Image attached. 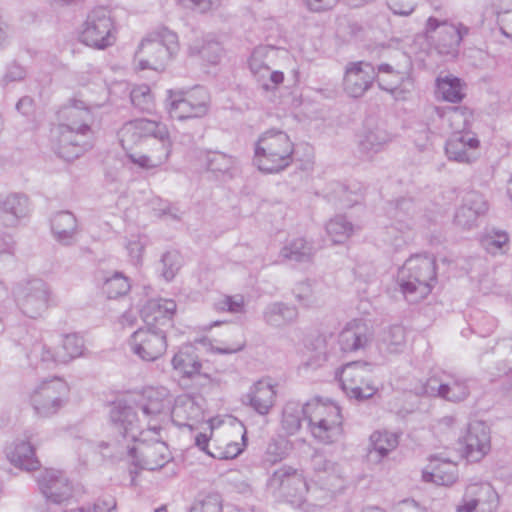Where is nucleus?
<instances>
[{
	"label": "nucleus",
	"instance_id": "obj_1",
	"mask_svg": "<svg viewBox=\"0 0 512 512\" xmlns=\"http://www.w3.org/2000/svg\"><path fill=\"white\" fill-rule=\"evenodd\" d=\"M110 422L112 438L99 444L102 455L112 460L129 457L133 462L137 453L134 443L139 441L144 433L136 412L130 406L119 404L111 409ZM130 467H133V464Z\"/></svg>",
	"mask_w": 512,
	"mask_h": 512
},
{
	"label": "nucleus",
	"instance_id": "obj_2",
	"mask_svg": "<svg viewBox=\"0 0 512 512\" xmlns=\"http://www.w3.org/2000/svg\"><path fill=\"white\" fill-rule=\"evenodd\" d=\"M110 422L112 438L99 444L102 455L112 460L129 457L133 462L137 453L134 443L139 441L144 433L136 412L130 406L119 404L111 409ZM130 467H133V464Z\"/></svg>",
	"mask_w": 512,
	"mask_h": 512
},
{
	"label": "nucleus",
	"instance_id": "obj_3",
	"mask_svg": "<svg viewBox=\"0 0 512 512\" xmlns=\"http://www.w3.org/2000/svg\"><path fill=\"white\" fill-rule=\"evenodd\" d=\"M436 282L435 258L429 254H416L399 269L397 283L405 299L417 303L424 299Z\"/></svg>",
	"mask_w": 512,
	"mask_h": 512
},
{
	"label": "nucleus",
	"instance_id": "obj_4",
	"mask_svg": "<svg viewBox=\"0 0 512 512\" xmlns=\"http://www.w3.org/2000/svg\"><path fill=\"white\" fill-rule=\"evenodd\" d=\"M294 144L287 133L270 129L260 135L254 150V165L260 171L277 173L293 162Z\"/></svg>",
	"mask_w": 512,
	"mask_h": 512
},
{
	"label": "nucleus",
	"instance_id": "obj_5",
	"mask_svg": "<svg viewBox=\"0 0 512 512\" xmlns=\"http://www.w3.org/2000/svg\"><path fill=\"white\" fill-rule=\"evenodd\" d=\"M179 50L178 36L167 28L150 34L140 43L135 60L141 70H163L168 61Z\"/></svg>",
	"mask_w": 512,
	"mask_h": 512
},
{
	"label": "nucleus",
	"instance_id": "obj_6",
	"mask_svg": "<svg viewBox=\"0 0 512 512\" xmlns=\"http://www.w3.org/2000/svg\"><path fill=\"white\" fill-rule=\"evenodd\" d=\"M373 369L371 363L362 361L350 362L341 368L337 376L349 398L364 401L375 395L377 387L373 379Z\"/></svg>",
	"mask_w": 512,
	"mask_h": 512
},
{
	"label": "nucleus",
	"instance_id": "obj_7",
	"mask_svg": "<svg viewBox=\"0 0 512 512\" xmlns=\"http://www.w3.org/2000/svg\"><path fill=\"white\" fill-rule=\"evenodd\" d=\"M470 32V28L462 23H452L448 20H439L436 17H429L426 20L424 33L430 39L441 55L455 57L459 47Z\"/></svg>",
	"mask_w": 512,
	"mask_h": 512
},
{
	"label": "nucleus",
	"instance_id": "obj_8",
	"mask_svg": "<svg viewBox=\"0 0 512 512\" xmlns=\"http://www.w3.org/2000/svg\"><path fill=\"white\" fill-rule=\"evenodd\" d=\"M69 386L60 379L43 381L30 395V404L38 417L49 418L57 414L68 402Z\"/></svg>",
	"mask_w": 512,
	"mask_h": 512
},
{
	"label": "nucleus",
	"instance_id": "obj_9",
	"mask_svg": "<svg viewBox=\"0 0 512 512\" xmlns=\"http://www.w3.org/2000/svg\"><path fill=\"white\" fill-rule=\"evenodd\" d=\"M167 110L172 119L186 120L205 116L210 107V96L204 87L189 91H169Z\"/></svg>",
	"mask_w": 512,
	"mask_h": 512
},
{
	"label": "nucleus",
	"instance_id": "obj_10",
	"mask_svg": "<svg viewBox=\"0 0 512 512\" xmlns=\"http://www.w3.org/2000/svg\"><path fill=\"white\" fill-rule=\"evenodd\" d=\"M268 489L295 506L305 501L308 484L302 470L283 465L276 469L267 480Z\"/></svg>",
	"mask_w": 512,
	"mask_h": 512
},
{
	"label": "nucleus",
	"instance_id": "obj_11",
	"mask_svg": "<svg viewBox=\"0 0 512 512\" xmlns=\"http://www.w3.org/2000/svg\"><path fill=\"white\" fill-rule=\"evenodd\" d=\"M470 380L447 372L429 377L419 388L418 393L437 397L452 403L465 401L470 395Z\"/></svg>",
	"mask_w": 512,
	"mask_h": 512
},
{
	"label": "nucleus",
	"instance_id": "obj_12",
	"mask_svg": "<svg viewBox=\"0 0 512 512\" xmlns=\"http://www.w3.org/2000/svg\"><path fill=\"white\" fill-rule=\"evenodd\" d=\"M115 31L110 11L97 7L87 15L80 39L87 46L102 50L114 45Z\"/></svg>",
	"mask_w": 512,
	"mask_h": 512
},
{
	"label": "nucleus",
	"instance_id": "obj_13",
	"mask_svg": "<svg viewBox=\"0 0 512 512\" xmlns=\"http://www.w3.org/2000/svg\"><path fill=\"white\" fill-rule=\"evenodd\" d=\"M14 296L20 311L27 317L36 319L47 310L51 290L45 281L35 278L17 284Z\"/></svg>",
	"mask_w": 512,
	"mask_h": 512
},
{
	"label": "nucleus",
	"instance_id": "obj_14",
	"mask_svg": "<svg viewBox=\"0 0 512 512\" xmlns=\"http://www.w3.org/2000/svg\"><path fill=\"white\" fill-rule=\"evenodd\" d=\"M91 137L90 126L83 125L82 129L57 126L52 130L53 149L60 158L72 161L91 148Z\"/></svg>",
	"mask_w": 512,
	"mask_h": 512
},
{
	"label": "nucleus",
	"instance_id": "obj_15",
	"mask_svg": "<svg viewBox=\"0 0 512 512\" xmlns=\"http://www.w3.org/2000/svg\"><path fill=\"white\" fill-rule=\"evenodd\" d=\"M39 490L44 498L53 504H67L82 493L78 484H74L63 471L46 469L37 477Z\"/></svg>",
	"mask_w": 512,
	"mask_h": 512
},
{
	"label": "nucleus",
	"instance_id": "obj_16",
	"mask_svg": "<svg viewBox=\"0 0 512 512\" xmlns=\"http://www.w3.org/2000/svg\"><path fill=\"white\" fill-rule=\"evenodd\" d=\"M136 450L133 467H129L131 486L136 485V476L139 470L155 471L163 468L172 460L171 452L164 441L157 440L149 444L141 443Z\"/></svg>",
	"mask_w": 512,
	"mask_h": 512
},
{
	"label": "nucleus",
	"instance_id": "obj_17",
	"mask_svg": "<svg viewBox=\"0 0 512 512\" xmlns=\"http://www.w3.org/2000/svg\"><path fill=\"white\" fill-rule=\"evenodd\" d=\"M131 351L143 361L159 359L167 349V333L143 326L137 329L129 339Z\"/></svg>",
	"mask_w": 512,
	"mask_h": 512
},
{
	"label": "nucleus",
	"instance_id": "obj_18",
	"mask_svg": "<svg viewBox=\"0 0 512 512\" xmlns=\"http://www.w3.org/2000/svg\"><path fill=\"white\" fill-rule=\"evenodd\" d=\"M498 495L488 483L467 486L457 512H496Z\"/></svg>",
	"mask_w": 512,
	"mask_h": 512
},
{
	"label": "nucleus",
	"instance_id": "obj_19",
	"mask_svg": "<svg viewBox=\"0 0 512 512\" xmlns=\"http://www.w3.org/2000/svg\"><path fill=\"white\" fill-rule=\"evenodd\" d=\"M273 49L267 46H260L254 49L249 59V68L259 83L260 87L265 91L274 90L284 80V74L281 71H273L267 61L269 53Z\"/></svg>",
	"mask_w": 512,
	"mask_h": 512
},
{
	"label": "nucleus",
	"instance_id": "obj_20",
	"mask_svg": "<svg viewBox=\"0 0 512 512\" xmlns=\"http://www.w3.org/2000/svg\"><path fill=\"white\" fill-rule=\"evenodd\" d=\"M176 303L171 299H150L141 309L144 326L167 333L173 326Z\"/></svg>",
	"mask_w": 512,
	"mask_h": 512
},
{
	"label": "nucleus",
	"instance_id": "obj_21",
	"mask_svg": "<svg viewBox=\"0 0 512 512\" xmlns=\"http://www.w3.org/2000/svg\"><path fill=\"white\" fill-rule=\"evenodd\" d=\"M376 76V69L371 63H349L344 75V90L353 98L361 97L372 86Z\"/></svg>",
	"mask_w": 512,
	"mask_h": 512
},
{
	"label": "nucleus",
	"instance_id": "obj_22",
	"mask_svg": "<svg viewBox=\"0 0 512 512\" xmlns=\"http://www.w3.org/2000/svg\"><path fill=\"white\" fill-rule=\"evenodd\" d=\"M463 444L466 458L471 462L480 461L491 448L489 427L482 421L470 422Z\"/></svg>",
	"mask_w": 512,
	"mask_h": 512
},
{
	"label": "nucleus",
	"instance_id": "obj_23",
	"mask_svg": "<svg viewBox=\"0 0 512 512\" xmlns=\"http://www.w3.org/2000/svg\"><path fill=\"white\" fill-rule=\"evenodd\" d=\"M479 140L473 132H453L445 144V153L449 160L459 163H471L476 158Z\"/></svg>",
	"mask_w": 512,
	"mask_h": 512
},
{
	"label": "nucleus",
	"instance_id": "obj_24",
	"mask_svg": "<svg viewBox=\"0 0 512 512\" xmlns=\"http://www.w3.org/2000/svg\"><path fill=\"white\" fill-rule=\"evenodd\" d=\"M371 328L362 320L349 322L340 332L338 342L343 352L365 349L372 341Z\"/></svg>",
	"mask_w": 512,
	"mask_h": 512
},
{
	"label": "nucleus",
	"instance_id": "obj_25",
	"mask_svg": "<svg viewBox=\"0 0 512 512\" xmlns=\"http://www.w3.org/2000/svg\"><path fill=\"white\" fill-rule=\"evenodd\" d=\"M52 236L62 246H72L77 242L80 229L76 216L70 211L56 212L50 219Z\"/></svg>",
	"mask_w": 512,
	"mask_h": 512
},
{
	"label": "nucleus",
	"instance_id": "obj_26",
	"mask_svg": "<svg viewBox=\"0 0 512 512\" xmlns=\"http://www.w3.org/2000/svg\"><path fill=\"white\" fill-rule=\"evenodd\" d=\"M315 481L324 489L336 490L342 487L339 465L325 455L316 452L311 459Z\"/></svg>",
	"mask_w": 512,
	"mask_h": 512
},
{
	"label": "nucleus",
	"instance_id": "obj_27",
	"mask_svg": "<svg viewBox=\"0 0 512 512\" xmlns=\"http://www.w3.org/2000/svg\"><path fill=\"white\" fill-rule=\"evenodd\" d=\"M429 460L431 471L424 470L422 475L425 482L449 486L456 481L457 466L453 461L441 455H432Z\"/></svg>",
	"mask_w": 512,
	"mask_h": 512
},
{
	"label": "nucleus",
	"instance_id": "obj_28",
	"mask_svg": "<svg viewBox=\"0 0 512 512\" xmlns=\"http://www.w3.org/2000/svg\"><path fill=\"white\" fill-rule=\"evenodd\" d=\"M172 396L165 387H147L143 391L141 410L146 417H156L170 411Z\"/></svg>",
	"mask_w": 512,
	"mask_h": 512
},
{
	"label": "nucleus",
	"instance_id": "obj_29",
	"mask_svg": "<svg viewBox=\"0 0 512 512\" xmlns=\"http://www.w3.org/2000/svg\"><path fill=\"white\" fill-rule=\"evenodd\" d=\"M276 392L267 381L256 382L250 391L243 396V403L251 406L260 415H266L274 405Z\"/></svg>",
	"mask_w": 512,
	"mask_h": 512
},
{
	"label": "nucleus",
	"instance_id": "obj_30",
	"mask_svg": "<svg viewBox=\"0 0 512 512\" xmlns=\"http://www.w3.org/2000/svg\"><path fill=\"white\" fill-rule=\"evenodd\" d=\"M29 199L21 193H12L0 200V211L6 226H15L29 213Z\"/></svg>",
	"mask_w": 512,
	"mask_h": 512
},
{
	"label": "nucleus",
	"instance_id": "obj_31",
	"mask_svg": "<svg viewBox=\"0 0 512 512\" xmlns=\"http://www.w3.org/2000/svg\"><path fill=\"white\" fill-rule=\"evenodd\" d=\"M391 141L390 134L379 127L365 130L358 141L359 157L363 160H372Z\"/></svg>",
	"mask_w": 512,
	"mask_h": 512
},
{
	"label": "nucleus",
	"instance_id": "obj_32",
	"mask_svg": "<svg viewBox=\"0 0 512 512\" xmlns=\"http://www.w3.org/2000/svg\"><path fill=\"white\" fill-rule=\"evenodd\" d=\"M59 124L73 129H82L83 125L90 126L93 121L91 111L82 101L73 100L58 111Z\"/></svg>",
	"mask_w": 512,
	"mask_h": 512
},
{
	"label": "nucleus",
	"instance_id": "obj_33",
	"mask_svg": "<svg viewBox=\"0 0 512 512\" xmlns=\"http://www.w3.org/2000/svg\"><path fill=\"white\" fill-rule=\"evenodd\" d=\"M6 456L15 467L24 470H34L40 465L35 456V449L29 440H15L6 448Z\"/></svg>",
	"mask_w": 512,
	"mask_h": 512
},
{
	"label": "nucleus",
	"instance_id": "obj_34",
	"mask_svg": "<svg viewBox=\"0 0 512 512\" xmlns=\"http://www.w3.org/2000/svg\"><path fill=\"white\" fill-rule=\"evenodd\" d=\"M173 369L185 378H193L201 374L202 363L196 348L191 345H183L171 360Z\"/></svg>",
	"mask_w": 512,
	"mask_h": 512
},
{
	"label": "nucleus",
	"instance_id": "obj_35",
	"mask_svg": "<svg viewBox=\"0 0 512 512\" xmlns=\"http://www.w3.org/2000/svg\"><path fill=\"white\" fill-rule=\"evenodd\" d=\"M200 160L206 169L216 176L231 177L237 164L235 157L221 151H206L200 156Z\"/></svg>",
	"mask_w": 512,
	"mask_h": 512
},
{
	"label": "nucleus",
	"instance_id": "obj_36",
	"mask_svg": "<svg viewBox=\"0 0 512 512\" xmlns=\"http://www.w3.org/2000/svg\"><path fill=\"white\" fill-rule=\"evenodd\" d=\"M314 254L313 244L304 238L293 239L280 250V257L283 260L296 263H308L312 261Z\"/></svg>",
	"mask_w": 512,
	"mask_h": 512
},
{
	"label": "nucleus",
	"instance_id": "obj_37",
	"mask_svg": "<svg viewBox=\"0 0 512 512\" xmlns=\"http://www.w3.org/2000/svg\"><path fill=\"white\" fill-rule=\"evenodd\" d=\"M308 425L326 421H340L342 415L335 403L312 400L305 403Z\"/></svg>",
	"mask_w": 512,
	"mask_h": 512
},
{
	"label": "nucleus",
	"instance_id": "obj_38",
	"mask_svg": "<svg viewBox=\"0 0 512 512\" xmlns=\"http://www.w3.org/2000/svg\"><path fill=\"white\" fill-rule=\"evenodd\" d=\"M406 345L405 328L401 325H392L384 329L379 335L378 348L390 354L401 353Z\"/></svg>",
	"mask_w": 512,
	"mask_h": 512
},
{
	"label": "nucleus",
	"instance_id": "obj_39",
	"mask_svg": "<svg viewBox=\"0 0 512 512\" xmlns=\"http://www.w3.org/2000/svg\"><path fill=\"white\" fill-rule=\"evenodd\" d=\"M398 436L388 431H375L370 436L368 456L380 461L398 446Z\"/></svg>",
	"mask_w": 512,
	"mask_h": 512
},
{
	"label": "nucleus",
	"instance_id": "obj_40",
	"mask_svg": "<svg viewBox=\"0 0 512 512\" xmlns=\"http://www.w3.org/2000/svg\"><path fill=\"white\" fill-rule=\"evenodd\" d=\"M305 404L288 401L282 412L281 425L288 435H295L301 428L302 421L307 420Z\"/></svg>",
	"mask_w": 512,
	"mask_h": 512
},
{
	"label": "nucleus",
	"instance_id": "obj_41",
	"mask_svg": "<svg viewBox=\"0 0 512 512\" xmlns=\"http://www.w3.org/2000/svg\"><path fill=\"white\" fill-rule=\"evenodd\" d=\"M263 317L268 325L281 327L294 322L298 317V311L294 306L276 302L266 307Z\"/></svg>",
	"mask_w": 512,
	"mask_h": 512
},
{
	"label": "nucleus",
	"instance_id": "obj_42",
	"mask_svg": "<svg viewBox=\"0 0 512 512\" xmlns=\"http://www.w3.org/2000/svg\"><path fill=\"white\" fill-rule=\"evenodd\" d=\"M21 345L27 350V358L30 360L31 364L37 365L38 362L45 364L59 363L57 360L58 350L52 352L45 344L37 339L32 341L31 338L24 337L22 338Z\"/></svg>",
	"mask_w": 512,
	"mask_h": 512
},
{
	"label": "nucleus",
	"instance_id": "obj_43",
	"mask_svg": "<svg viewBox=\"0 0 512 512\" xmlns=\"http://www.w3.org/2000/svg\"><path fill=\"white\" fill-rule=\"evenodd\" d=\"M416 207L411 199H400L394 207L393 217L395 219V227L393 229L401 232L410 230L414 226Z\"/></svg>",
	"mask_w": 512,
	"mask_h": 512
},
{
	"label": "nucleus",
	"instance_id": "obj_44",
	"mask_svg": "<svg viewBox=\"0 0 512 512\" xmlns=\"http://www.w3.org/2000/svg\"><path fill=\"white\" fill-rule=\"evenodd\" d=\"M309 428L314 438L325 444L337 441L343 432L342 419L310 424Z\"/></svg>",
	"mask_w": 512,
	"mask_h": 512
},
{
	"label": "nucleus",
	"instance_id": "obj_45",
	"mask_svg": "<svg viewBox=\"0 0 512 512\" xmlns=\"http://www.w3.org/2000/svg\"><path fill=\"white\" fill-rule=\"evenodd\" d=\"M437 93L443 100L456 103L464 98L461 80L454 76L437 78Z\"/></svg>",
	"mask_w": 512,
	"mask_h": 512
},
{
	"label": "nucleus",
	"instance_id": "obj_46",
	"mask_svg": "<svg viewBox=\"0 0 512 512\" xmlns=\"http://www.w3.org/2000/svg\"><path fill=\"white\" fill-rule=\"evenodd\" d=\"M171 417L180 426H188L184 420H193L199 416L200 409L193 399L184 397L176 400L175 405L170 409Z\"/></svg>",
	"mask_w": 512,
	"mask_h": 512
},
{
	"label": "nucleus",
	"instance_id": "obj_47",
	"mask_svg": "<svg viewBox=\"0 0 512 512\" xmlns=\"http://www.w3.org/2000/svg\"><path fill=\"white\" fill-rule=\"evenodd\" d=\"M84 340L77 334H68L62 341L61 348L58 349V362L65 364L69 361L83 355Z\"/></svg>",
	"mask_w": 512,
	"mask_h": 512
},
{
	"label": "nucleus",
	"instance_id": "obj_48",
	"mask_svg": "<svg viewBox=\"0 0 512 512\" xmlns=\"http://www.w3.org/2000/svg\"><path fill=\"white\" fill-rule=\"evenodd\" d=\"M377 81L380 89L388 92H393L401 84L404 76L403 73L395 70L389 64H381L377 68Z\"/></svg>",
	"mask_w": 512,
	"mask_h": 512
},
{
	"label": "nucleus",
	"instance_id": "obj_49",
	"mask_svg": "<svg viewBox=\"0 0 512 512\" xmlns=\"http://www.w3.org/2000/svg\"><path fill=\"white\" fill-rule=\"evenodd\" d=\"M445 115L450 123V127L453 129V132H471L469 128L472 122V112L467 107H450L446 111Z\"/></svg>",
	"mask_w": 512,
	"mask_h": 512
},
{
	"label": "nucleus",
	"instance_id": "obj_50",
	"mask_svg": "<svg viewBox=\"0 0 512 512\" xmlns=\"http://www.w3.org/2000/svg\"><path fill=\"white\" fill-rule=\"evenodd\" d=\"M353 225L344 216L332 218L326 225V231L334 243H343L353 233Z\"/></svg>",
	"mask_w": 512,
	"mask_h": 512
},
{
	"label": "nucleus",
	"instance_id": "obj_51",
	"mask_svg": "<svg viewBox=\"0 0 512 512\" xmlns=\"http://www.w3.org/2000/svg\"><path fill=\"white\" fill-rule=\"evenodd\" d=\"M134 123L142 140L151 139V141H154L156 138H163L168 131L165 124L146 118L135 119Z\"/></svg>",
	"mask_w": 512,
	"mask_h": 512
},
{
	"label": "nucleus",
	"instance_id": "obj_52",
	"mask_svg": "<svg viewBox=\"0 0 512 512\" xmlns=\"http://www.w3.org/2000/svg\"><path fill=\"white\" fill-rule=\"evenodd\" d=\"M130 287L128 278L120 272H115L104 281L102 290L109 299H115L125 295Z\"/></svg>",
	"mask_w": 512,
	"mask_h": 512
},
{
	"label": "nucleus",
	"instance_id": "obj_53",
	"mask_svg": "<svg viewBox=\"0 0 512 512\" xmlns=\"http://www.w3.org/2000/svg\"><path fill=\"white\" fill-rule=\"evenodd\" d=\"M509 242L508 234L505 231L494 230L487 233L481 240L484 249L493 255L503 254Z\"/></svg>",
	"mask_w": 512,
	"mask_h": 512
},
{
	"label": "nucleus",
	"instance_id": "obj_54",
	"mask_svg": "<svg viewBox=\"0 0 512 512\" xmlns=\"http://www.w3.org/2000/svg\"><path fill=\"white\" fill-rule=\"evenodd\" d=\"M157 155L129 153L130 161L143 169L157 168L167 162V149L162 147Z\"/></svg>",
	"mask_w": 512,
	"mask_h": 512
},
{
	"label": "nucleus",
	"instance_id": "obj_55",
	"mask_svg": "<svg viewBox=\"0 0 512 512\" xmlns=\"http://www.w3.org/2000/svg\"><path fill=\"white\" fill-rule=\"evenodd\" d=\"M162 276L166 281H171L182 266V257L178 251H167L162 255Z\"/></svg>",
	"mask_w": 512,
	"mask_h": 512
},
{
	"label": "nucleus",
	"instance_id": "obj_56",
	"mask_svg": "<svg viewBox=\"0 0 512 512\" xmlns=\"http://www.w3.org/2000/svg\"><path fill=\"white\" fill-rule=\"evenodd\" d=\"M131 103L142 112H150L153 109V96L147 85L135 87L130 93Z\"/></svg>",
	"mask_w": 512,
	"mask_h": 512
},
{
	"label": "nucleus",
	"instance_id": "obj_57",
	"mask_svg": "<svg viewBox=\"0 0 512 512\" xmlns=\"http://www.w3.org/2000/svg\"><path fill=\"white\" fill-rule=\"evenodd\" d=\"M288 443L284 439H272L265 451V461L275 464L286 458L288 455Z\"/></svg>",
	"mask_w": 512,
	"mask_h": 512
},
{
	"label": "nucleus",
	"instance_id": "obj_58",
	"mask_svg": "<svg viewBox=\"0 0 512 512\" xmlns=\"http://www.w3.org/2000/svg\"><path fill=\"white\" fill-rule=\"evenodd\" d=\"M119 140L124 150H131L135 145L142 141V138L138 134L137 126H135L134 120L129 121L123 125L120 129Z\"/></svg>",
	"mask_w": 512,
	"mask_h": 512
},
{
	"label": "nucleus",
	"instance_id": "obj_59",
	"mask_svg": "<svg viewBox=\"0 0 512 512\" xmlns=\"http://www.w3.org/2000/svg\"><path fill=\"white\" fill-rule=\"evenodd\" d=\"M293 293L296 300L304 307H311L317 304V297L311 283L308 281L298 283L295 286Z\"/></svg>",
	"mask_w": 512,
	"mask_h": 512
},
{
	"label": "nucleus",
	"instance_id": "obj_60",
	"mask_svg": "<svg viewBox=\"0 0 512 512\" xmlns=\"http://www.w3.org/2000/svg\"><path fill=\"white\" fill-rule=\"evenodd\" d=\"M190 512H222L220 495L213 493L205 496L193 504Z\"/></svg>",
	"mask_w": 512,
	"mask_h": 512
},
{
	"label": "nucleus",
	"instance_id": "obj_61",
	"mask_svg": "<svg viewBox=\"0 0 512 512\" xmlns=\"http://www.w3.org/2000/svg\"><path fill=\"white\" fill-rule=\"evenodd\" d=\"M462 206L470 208V211L478 216L483 215L488 210V204L484 196L476 191L466 193Z\"/></svg>",
	"mask_w": 512,
	"mask_h": 512
},
{
	"label": "nucleus",
	"instance_id": "obj_62",
	"mask_svg": "<svg viewBox=\"0 0 512 512\" xmlns=\"http://www.w3.org/2000/svg\"><path fill=\"white\" fill-rule=\"evenodd\" d=\"M215 308L219 311L241 313L244 309V298L241 295L225 296L215 303Z\"/></svg>",
	"mask_w": 512,
	"mask_h": 512
},
{
	"label": "nucleus",
	"instance_id": "obj_63",
	"mask_svg": "<svg viewBox=\"0 0 512 512\" xmlns=\"http://www.w3.org/2000/svg\"><path fill=\"white\" fill-rule=\"evenodd\" d=\"M389 10L402 17L410 16L417 7L416 0H386Z\"/></svg>",
	"mask_w": 512,
	"mask_h": 512
},
{
	"label": "nucleus",
	"instance_id": "obj_64",
	"mask_svg": "<svg viewBox=\"0 0 512 512\" xmlns=\"http://www.w3.org/2000/svg\"><path fill=\"white\" fill-rule=\"evenodd\" d=\"M478 215L470 211V208L462 205L457 209L454 216V223L462 229H472L476 225Z\"/></svg>",
	"mask_w": 512,
	"mask_h": 512
}]
</instances>
